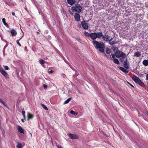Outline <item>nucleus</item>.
Masks as SVG:
<instances>
[{
	"instance_id": "f257e3e1",
	"label": "nucleus",
	"mask_w": 148,
	"mask_h": 148,
	"mask_svg": "<svg viewBox=\"0 0 148 148\" xmlns=\"http://www.w3.org/2000/svg\"><path fill=\"white\" fill-rule=\"evenodd\" d=\"M102 32L92 33H90V37L91 39L94 40L92 41V44L96 49L98 50L100 52L103 53L104 52V48L105 46L104 45L98 41L95 40L97 38H100L103 36Z\"/></svg>"
},
{
	"instance_id": "f03ea898",
	"label": "nucleus",
	"mask_w": 148,
	"mask_h": 148,
	"mask_svg": "<svg viewBox=\"0 0 148 148\" xmlns=\"http://www.w3.org/2000/svg\"><path fill=\"white\" fill-rule=\"evenodd\" d=\"M132 79L136 83L141 86L143 84V82L137 76L134 75L132 77Z\"/></svg>"
},
{
	"instance_id": "7ed1b4c3",
	"label": "nucleus",
	"mask_w": 148,
	"mask_h": 148,
	"mask_svg": "<svg viewBox=\"0 0 148 148\" xmlns=\"http://www.w3.org/2000/svg\"><path fill=\"white\" fill-rule=\"evenodd\" d=\"M82 9V7L79 5L77 4L75 7H72L71 9L73 11L79 12H81Z\"/></svg>"
},
{
	"instance_id": "20e7f679",
	"label": "nucleus",
	"mask_w": 148,
	"mask_h": 148,
	"mask_svg": "<svg viewBox=\"0 0 148 148\" xmlns=\"http://www.w3.org/2000/svg\"><path fill=\"white\" fill-rule=\"evenodd\" d=\"M115 56L117 58L121 57L122 58L124 59L126 57L127 55L124 53L119 51H117L116 52Z\"/></svg>"
},
{
	"instance_id": "39448f33",
	"label": "nucleus",
	"mask_w": 148,
	"mask_h": 148,
	"mask_svg": "<svg viewBox=\"0 0 148 148\" xmlns=\"http://www.w3.org/2000/svg\"><path fill=\"white\" fill-rule=\"evenodd\" d=\"M0 73L5 77L6 78H9V75L8 73L2 68H0Z\"/></svg>"
},
{
	"instance_id": "423d86ee",
	"label": "nucleus",
	"mask_w": 148,
	"mask_h": 148,
	"mask_svg": "<svg viewBox=\"0 0 148 148\" xmlns=\"http://www.w3.org/2000/svg\"><path fill=\"white\" fill-rule=\"evenodd\" d=\"M68 136L70 138L72 139H78V136L76 134H68Z\"/></svg>"
},
{
	"instance_id": "0eeeda50",
	"label": "nucleus",
	"mask_w": 148,
	"mask_h": 148,
	"mask_svg": "<svg viewBox=\"0 0 148 148\" xmlns=\"http://www.w3.org/2000/svg\"><path fill=\"white\" fill-rule=\"evenodd\" d=\"M81 25L83 28L85 29H87L88 28V24L85 21H82L81 23Z\"/></svg>"
},
{
	"instance_id": "6e6552de",
	"label": "nucleus",
	"mask_w": 148,
	"mask_h": 148,
	"mask_svg": "<svg viewBox=\"0 0 148 148\" xmlns=\"http://www.w3.org/2000/svg\"><path fill=\"white\" fill-rule=\"evenodd\" d=\"M75 20L77 21H79L80 20V16L79 14L78 13H75L74 16Z\"/></svg>"
},
{
	"instance_id": "1a4fd4ad",
	"label": "nucleus",
	"mask_w": 148,
	"mask_h": 148,
	"mask_svg": "<svg viewBox=\"0 0 148 148\" xmlns=\"http://www.w3.org/2000/svg\"><path fill=\"white\" fill-rule=\"evenodd\" d=\"M124 66L125 68L126 69H129V63L127 61V59L126 58L125 61L124 63Z\"/></svg>"
},
{
	"instance_id": "9d476101",
	"label": "nucleus",
	"mask_w": 148,
	"mask_h": 148,
	"mask_svg": "<svg viewBox=\"0 0 148 148\" xmlns=\"http://www.w3.org/2000/svg\"><path fill=\"white\" fill-rule=\"evenodd\" d=\"M102 37V39L103 40L107 41L109 40V38L110 36L108 35H105L103 36Z\"/></svg>"
},
{
	"instance_id": "9b49d317",
	"label": "nucleus",
	"mask_w": 148,
	"mask_h": 148,
	"mask_svg": "<svg viewBox=\"0 0 148 148\" xmlns=\"http://www.w3.org/2000/svg\"><path fill=\"white\" fill-rule=\"evenodd\" d=\"M109 43L110 45H113L114 44L116 43V42H115V40L112 38L109 40Z\"/></svg>"
},
{
	"instance_id": "f8f14e48",
	"label": "nucleus",
	"mask_w": 148,
	"mask_h": 148,
	"mask_svg": "<svg viewBox=\"0 0 148 148\" xmlns=\"http://www.w3.org/2000/svg\"><path fill=\"white\" fill-rule=\"evenodd\" d=\"M17 129L18 131L20 133H24V130L20 126L18 125L17 126Z\"/></svg>"
},
{
	"instance_id": "ddd939ff",
	"label": "nucleus",
	"mask_w": 148,
	"mask_h": 148,
	"mask_svg": "<svg viewBox=\"0 0 148 148\" xmlns=\"http://www.w3.org/2000/svg\"><path fill=\"white\" fill-rule=\"evenodd\" d=\"M119 68L121 70L125 73H127L128 72V71L127 70L125 69L123 67L119 66Z\"/></svg>"
},
{
	"instance_id": "4468645a",
	"label": "nucleus",
	"mask_w": 148,
	"mask_h": 148,
	"mask_svg": "<svg viewBox=\"0 0 148 148\" xmlns=\"http://www.w3.org/2000/svg\"><path fill=\"white\" fill-rule=\"evenodd\" d=\"M27 120H29L33 118V115L30 114L28 112L27 113Z\"/></svg>"
},
{
	"instance_id": "2eb2a0df",
	"label": "nucleus",
	"mask_w": 148,
	"mask_h": 148,
	"mask_svg": "<svg viewBox=\"0 0 148 148\" xmlns=\"http://www.w3.org/2000/svg\"><path fill=\"white\" fill-rule=\"evenodd\" d=\"M10 33L12 36H14L16 35L17 32L14 29H12L10 31Z\"/></svg>"
},
{
	"instance_id": "dca6fc26",
	"label": "nucleus",
	"mask_w": 148,
	"mask_h": 148,
	"mask_svg": "<svg viewBox=\"0 0 148 148\" xmlns=\"http://www.w3.org/2000/svg\"><path fill=\"white\" fill-rule=\"evenodd\" d=\"M68 3L71 5H72L75 3V0H67Z\"/></svg>"
},
{
	"instance_id": "f3484780",
	"label": "nucleus",
	"mask_w": 148,
	"mask_h": 148,
	"mask_svg": "<svg viewBox=\"0 0 148 148\" xmlns=\"http://www.w3.org/2000/svg\"><path fill=\"white\" fill-rule=\"evenodd\" d=\"M143 64L145 66L148 65V60H144L143 62Z\"/></svg>"
},
{
	"instance_id": "a211bd4d",
	"label": "nucleus",
	"mask_w": 148,
	"mask_h": 148,
	"mask_svg": "<svg viewBox=\"0 0 148 148\" xmlns=\"http://www.w3.org/2000/svg\"><path fill=\"white\" fill-rule=\"evenodd\" d=\"M5 19L4 18H3L2 19V21L3 23L7 27H9V26L8 25L5 23Z\"/></svg>"
},
{
	"instance_id": "6ab92c4d",
	"label": "nucleus",
	"mask_w": 148,
	"mask_h": 148,
	"mask_svg": "<svg viewBox=\"0 0 148 148\" xmlns=\"http://www.w3.org/2000/svg\"><path fill=\"white\" fill-rule=\"evenodd\" d=\"M141 56V53L139 51H137L134 53V56L137 57H139Z\"/></svg>"
},
{
	"instance_id": "aec40b11",
	"label": "nucleus",
	"mask_w": 148,
	"mask_h": 148,
	"mask_svg": "<svg viewBox=\"0 0 148 148\" xmlns=\"http://www.w3.org/2000/svg\"><path fill=\"white\" fill-rule=\"evenodd\" d=\"M113 61L116 64H119V62L118 60L116 58H114L113 59Z\"/></svg>"
},
{
	"instance_id": "412c9836",
	"label": "nucleus",
	"mask_w": 148,
	"mask_h": 148,
	"mask_svg": "<svg viewBox=\"0 0 148 148\" xmlns=\"http://www.w3.org/2000/svg\"><path fill=\"white\" fill-rule=\"evenodd\" d=\"M84 34L85 36L87 37H90V34H89L88 32L86 31H84Z\"/></svg>"
},
{
	"instance_id": "4be33fe9",
	"label": "nucleus",
	"mask_w": 148,
	"mask_h": 148,
	"mask_svg": "<svg viewBox=\"0 0 148 148\" xmlns=\"http://www.w3.org/2000/svg\"><path fill=\"white\" fill-rule=\"evenodd\" d=\"M106 53L109 54L111 53V50L108 48H107L106 50Z\"/></svg>"
},
{
	"instance_id": "5701e85b",
	"label": "nucleus",
	"mask_w": 148,
	"mask_h": 148,
	"mask_svg": "<svg viewBox=\"0 0 148 148\" xmlns=\"http://www.w3.org/2000/svg\"><path fill=\"white\" fill-rule=\"evenodd\" d=\"M17 147L18 148H21L22 147V144L21 143L19 142H17Z\"/></svg>"
},
{
	"instance_id": "b1692460",
	"label": "nucleus",
	"mask_w": 148,
	"mask_h": 148,
	"mask_svg": "<svg viewBox=\"0 0 148 148\" xmlns=\"http://www.w3.org/2000/svg\"><path fill=\"white\" fill-rule=\"evenodd\" d=\"M71 98H69L67 99V100H66L64 102V104H66L68 103L69 101L71 100Z\"/></svg>"
},
{
	"instance_id": "393cba45",
	"label": "nucleus",
	"mask_w": 148,
	"mask_h": 148,
	"mask_svg": "<svg viewBox=\"0 0 148 148\" xmlns=\"http://www.w3.org/2000/svg\"><path fill=\"white\" fill-rule=\"evenodd\" d=\"M39 63L41 64L42 66H43V65H44L45 62L44 60H40L39 61Z\"/></svg>"
},
{
	"instance_id": "a878e982",
	"label": "nucleus",
	"mask_w": 148,
	"mask_h": 148,
	"mask_svg": "<svg viewBox=\"0 0 148 148\" xmlns=\"http://www.w3.org/2000/svg\"><path fill=\"white\" fill-rule=\"evenodd\" d=\"M22 114L23 115L24 119H25V112L24 111H22Z\"/></svg>"
},
{
	"instance_id": "bb28decb",
	"label": "nucleus",
	"mask_w": 148,
	"mask_h": 148,
	"mask_svg": "<svg viewBox=\"0 0 148 148\" xmlns=\"http://www.w3.org/2000/svg\"><path fill=\"white\" fill-rule=\"evenodd\" d=\"M41 106L45 110H48L47 108L43 104H41Z\"/></svg>"
},
{
	"instance_id": "cd10ccee",
	"label": "nucleus",
	"mask_w": 148,
	"mask_h": 148,
	"mask_svg": "<svg viewBox=\"0 0 148 148\" xmlns=\"http://www.w3.org/2000/svg\"><path fill=\"white\" fill-rule=\"evenodd\" d=\"M3 67L6 70H10V68L8 66L3 65Z\"/></svg>"
},
{
	"instance_id": "c85d7f7f",
	"label": "nucleus",
	"mask_w": 148,
	"mask_h": 148,
	"mask_svg": "<svg viewBox=\"0 0 148 148\" xmlns=\"http://www.w3.org/2000/svg\"><path fill=\"white\" fill-rule=\"evenodd\" d=\"M115 58V56L114 54L111 55V60H113V59H114Z\"/></svg>"
},
{
	"instance_id": "c756f323",
	"label": "nucleus",
	"mask_w": 148,
	"mask_h": 148,
	"mask_svg": "<svg viewBox=\"0 0 148 148\" xmlns=\"http://www.w3.org/2000/svg\"><path fill=\"white\" fill-rule=\"evenodd\" d=\"M21 38H20L19 39V40H16V42H17V44L20 46V47H21V44L19 42V40H20L21 39Z\"/></svg>"
},
{
	"instance_id": "7c9ffc66",
	"label": "nucleus",
	"mask_w": 148,
	"mask_h": 148,
	"mask_svg": "<svg viewBox=\"0 0 148 148\" xmlns=\"http://www.w3.org/2000/svg\"><path fill=\"white\" fill-rule=\"evenodd\" d=\"M70 113L71 114H74V115H77V114H76L75 113V112L72 110H71L70 111Z\"/></svg>"
},
{
	"instance_id": "2f4dec72",
	"label": "nucleus",
	"mask_w": 148,
	"mask_h": 148,
	"mask_svg": "<svg viewBox=\"0 0 148 148\" xmlns=\"http://www.w3.org/2000/svg\"><path fill=\"white\" fill-rule=\"evenodd\" d=\"M43 87L45 89H46L47 87V86L45 84H44L43 85Z\"/></svg>"
},
{
	"instance_id": "473e14b6",
	"label": "nucleus",
	"mask_w": 148,
	"mask_h": 148,
	"mask_svg": "<svg viewBox=\"0 0 148 148\" xmlns=\"http://www.w3.org/2000/svg\"><path fill=\"white\" fill-rule=\"evenodd\" d=\"M0 101L2 103H3L4 102L3 100L2 99H1V98H0Z\"/></svg>"
},
{
	"instance_id": "72a5a7b5",
	"label": "nucleus",
	"mask_w": 148,
	"mask_h": 148,
	"mask_svg": "<svg viewBox=\"0 0 148 148\" xmlns=\"http://www.w3.org/2000/svg\"><path fill=\"white\" fill-rule=\"evenodd\" d=\"M6 107H8V106L6 104L5 102H4L3 103H2Z\"/></svg>"
},
{
	"instance_id": "f704fd0d",
	"label": "nucleus",
	"mask_w": 148,
	"mask_h": 148,
	"mask_svg": "<svg viewBox=\"0 0 148 148\" xmlns=\"http://www.w3.org/2000/svg\"><path fill=\"white\" fill-rule=\"evenodd\" d=\"M48 72L49 73H52L53 72V71L52 70L49 71Z\"/></svg>"
},
{
	"instance_id": "c9c22d12",
	"label": "nucleus",
	"mask_w": 148,
	"mask_h": 148,
	"mask_svg": "<svg viewBox=\"0 0 148 148\" xmlns=\"http://www.w3.org/2000/svg\"><path fill=\"white\" fill-rule=\"evenodd\" d=\"M146 78L147 80H148V73L146 75Z\"/></svg>"
},
{
	"instance_id": "e433bc0d",
	"label": "nucleus",
	"mask_w": 148,
	"mask_h": 148,
	"mask_svg": "<svg viewBox=\"0 0 148 148\" xmlns=\"http://www.w3.org/2000/svg\"><path fill=\"white\" fill-rule=\"evenodd\" d=\"M12 15H13L14 16L16 17V16L15 15V13L14 12H12Z\"/></svg>"
},
{
	"instance_id": "4c0bfd02",
	"label": "nucleus",
	"mask_w": 148,
	"mask_h": 148,
	"mask_svg": "<svg viewBox=\"0 0 148 148\" xmlns=\"http://www.w3.org/2000/svg\"><path fill=\"white\" fill-rule=\"evenodd\" d=\"M129 84L131 86H132L133 87H134V86L133 85H132L131 84Z\"/></svg>"
},
{
	"instance_id": "58836bf2",
	"label": "nucleus",
	"mask_w": 148,
	"mask_h": 148,
	"mask_svg": "<svg viewBox=\"0 0 148 148\" xmlns=\"http://www.w3.org/2000/svg\"><path fill=\"white\" fill-rule=\"evenodd\" d=\"M57 147H58V148H62L61 147L59 146H57Z\"/></svg>"
},
{
	"instance_id": "ea45409f",
	"label": "nucleus",
	"mask_w": 148,
	"mask_h": 148,
	"mask_svg": "<svg viewBox=\"0 0 148 148\" xmlns=\"http://www.w3.org/2000/svg\"><path fill=\"white\" fill-rule=\"evenodd\" d=\"M70 13H71V14L72 15H73V13H72V12H71L70 11Z\"/></svg>"
},
{
	"instance_id": "a19ab883",
	"label": "nucleus",
	"mask_w": 148,
	"mask_h": 148,
	"mask_svg": "<svg viewBox=\"0 0 148 148\" xmlns=\"http://www.w3.org/2000/svg\"><path fill=\"white\" fill-rule=\"evenodd\" d=\"M22 121H23V122H24V121H23V120H22Z\"/></svg>"
}]
</instances>
